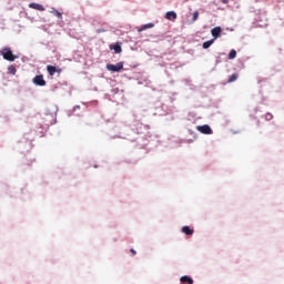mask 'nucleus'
I'll return each mask as SVG.
<instances>
[{"instance_id":"nucleus-1","label":"nucleus","mask_w":284,"mask_h":284,"mask_svg":"<svg viewBox=\"0 0 284 284\" xmlns=\"http://www.w3.org/2000/svg\"><path fill=\"white\" fill-rule=\"evenodd\" d=\"M0 54H1V57H3V59H4L6 61H14L16 59H18L17 55H13L12 49H10V48H8V47L3 48V49L0 51Z\"/></svg>"},{"instance_id":"nucleus-2","label":"nucleus","mask_w":284,"mask_h":284,"mask_svg":"<svg viewBox=\"0 0 284 284\" xmlns=\"http://www.w3.org/2000/svg\"><path fill=\"white\" fill-rule=\"evenodd\" d=\"M106 70H109V72H121V70H123V64L122 62H119L118 64H106Z\"/></svg>"},{"instance_id":"nucleus-3","label":"nucleus","mask_w":284,"mask_h":284,"mask_svg":"<svg viewBox=\"0 0 284 284\" xmlns=\"http://www.w3.org/2000/svg\"><path fill=\"white\" fill-rule=\"evenodd\" d=\"M47 71L49 72L50 77H54V74H57V72L59 74H61L62 70L61 68H57L54 65H47Z\"/></svg>"},{"instance_id":"nucleus-4","label":"nucleus","mask_w":284,"mask_h":284,"mask_svg":"<svg viewBox=\"0 0 284 284\" xmlns=\"http://www.w3.org/2000/svg\"><path fill=\"white\" fill-rule=\"evenodd\" d=\"M197 132H201V134H212V128H210L207 124L199 125Z\"/></svg>"},{"instance_id":"nucleus-5","label":"nucleus","mask_w":284,"mask_h":284,"mask_svg":"<svg viewBox=\"0 0 284 284\" xmlns=\"http://www.w3.org/2000/svg\"><path fill=\"white\" fill-rule=\"evenodd\" d=\"M33 83H34V85L43 87V85H45V80L43 79V75H36L33 78Z\"/></svg>"},{"instance_id":"nucleus-6","label":"nucleus","mask_w":284,"mask_h":284,"mask_svg":"<svg viewBox=\"0 0 284 284\" xmlns=\"http://www.w3.org/2000/svg\"><path fill=\"white\" fill-rule=\"evenodd\" d=\"M29 8H31L32 10H38L39 12H44V10H45V7H43L40 3H36V2H31L29 4Z\"/></svg>"},{"instance_id":"nucleus-7","label":"nucleus","mask_w":284,"mask_h":284,"mask_svg":"<svg viewBox=\"0 0 284 284\" xmlns=\"http://www.w3.org/2000/svg\"><path fill=\"white\" fill-rule=\"evenodd\" d=\"M222 29L221 27H215L211 30V34L213 37V39H219V37L221 36Z\"/></svg>"},{"instance_id":"nucleus-8","label":"nucleus","mask_w":284,"mask_h":284,"mask_svg":"<svg viewBox=\"0 0 284 284\" xmlns=\"http://www.w3.org/2000/svg\"><path fill=\"white\" fill-rule=\"evenodd\" d=\"M180 282L184 283V284H194V280H192V277H190L187 275L182 276L180 278Z\"/></svg>"},{"instance_id":"nucleus-9","label":"nucleus","mask_w":284,"mask_h":284,"mask_svg":"<svg viewBox=\"0 0 284 284\" xmlns=\"http://www.w3.org/2000/svg\"><path fill=\"white\" fill-rule=\"evenodd\" d=\"M165 19H168L169 21H175V19H176V12H174V11H169V12H166Z\"/></svg>"},{"instance_id":"nucleus-10","label":"nucleus","mask_w":284,"mask_h":284,"mask_svg":"<svg viewBox=\"0 0 284 284\" xmlns=\"http://www.w3.org/2000/svg\"><path fill=\"white\" fill-rule=\"evenodd\" d=\"M182 232L183 234H186V236H192V234H194V230L190 229V226H183Z\"/></svg>"},{"instance_id":"nucleus-11","label":"nucleus","mask_w":284,"mask_h":284,"mask_svg":"<svg viewBox=\"0 0 284 284\" xmlns=\"http://www.w3.org/2000/svg\"><path fill=\"white\" fill-rule=\"evenodd\" d=\"M111 50H114L115 54H121L122 52L121 45L119 43L111 47Z\"/></svg>"},{"instance_id":"nucleus-12","label":"nucleus","mask_w":284,"mask_h":284,"mask_svg":"<svg viewBox=\"0 0 284 284\" xmlns=\"http://www.w3.org/2000/svg\"><path fill=\"white\" fill-rule=\"evenodd\" d=\"M51 13L54 14V17H57L58 19H63V13H61L59 10L57 9H52Z\"/></svg>"},{"instance_id":"nucleus-13","label":"nucleus","mask_w":284,"mask_h":284,"mask_svg":"<svg viewBox=\"0 0 284 284\" xmlns=\"http://www.w3.org/2000/svg\"><path fill=\"white\" fill-rule=\"evenodd\" d=\"M214 43V39L203 42L202 48L207 50Z\"/></svg>"},{"instance_id":"nucleus-14","label":"nucleus","mask_w":284,"mask_h":284,"mask_svg":"<svg viewBox=\"0 0 284 284\" xmlns=\"http://www.w3.org/2000/svg\"><path fill=\"white\" fill-rule=\"evenodd\" d=\"M149 28H154V23H148L142 26V28L139 29L138 32H143V30H148Z\"/></svg>"},{"instance_id":"nucleus-15","label":"nucleus","mask_w":284,"mask_h":284,"mask_svg":"<svg viewBox=\"0 0 284 284\" xmlns=\"http://www.w3.org/2000/svg\"><path fill=\"white\" fill-rule=\"evenodd\" d=\"M239 79V74L237 73H233L229 80L227 83H234V81H236Z\"/></svg>"},{"instance_id":"nucleus-16","label":"nucleus","mask_w":284,"mask_h":284,"mask_svg":"<svg viewBox=\"0 0 284 284\" xmlns=\"http://www.w3.org/2000/svg\"><path fill=\"white\" fill-rule=\"evenodd\" d=\"M229 59H236V50H231V52L229 53Z\"/></svg>"},{"instance_id":"nucleus-17","label":"nucleus","mask_w":284,"mask_h":284,"mask_svg":"<svg viewBox=\"0 0 284 284\" xmlns=\"http://www.w3.org/2000/svg\"><path fill=\"white\" fill-rule=\"evenodd\" d=\"M8 71L10 72V74H17V68H14V65H10L8 68Z\"/></svg>"},{"instance_id":"nucleus-18","label":"nucleus","mask_w":284,"mask_h":284,"mask_svg":"<svg viewBox=\"0 0 284 284\" xmlns=\"http://www.w3.org/2000/svg\"><path fill=\"white\" fill-rule=\"evenodd\" d=\"M199 20V11L193 12V18L192 21H197Z\"/></svg>"},{"instance_id":"nucleus-19","label":"nucleus","mask_w":284,"mask_h":284,"mask_svg":"<svg viewBox=\"0 0 284 284\" xmlns=\"http://www.w3.org/2000/svg\"><path fill=\"white\" fill-rule=\"evenodd\" d=\"M265 119L266 121H272L274 119V115H272V113H266Z\"/></svg>"},{"instance_id":"nucleus-20","label":"nucleus","mask_w":284,"mask_h":284,"mask_svg":"<svg viewBox=\"0 0 284 284\" xmlns=\"http://www.w3.org/2000/svg\"><path fill=\"white\" fill-rule=\"evenodd\" d=\"M130 252H131L132 256H136V251L134 248H131Z\"/></svg>"},{"instance_id":"nucleus-21","label":"nucleus","mask_w":284,"mask_h":284,"mask_svg":"<svg viewBox=\"0 0 284 284\" xmlns=\"http://www.w3.org/2000/svg\"><path fill=\"white\" fill-rule=\"evenodd\" d=\"M101 32H105V29H98V30H97V33H98V34H101Z\"/></svg>"},{"instance_id":"nucleus-22","label":"nucleus","mask_w":284,"mask_h":284,"mask_svg":"<svg viewBox=\"0 0 284 284\" xmlns=\"http://www.w3.org/2000/svg\"><path fill=\"white\" fill-rule=\"evenodd\" d=\"M223 3H227V0H223Z\"/></svg>"}]
</instances>
